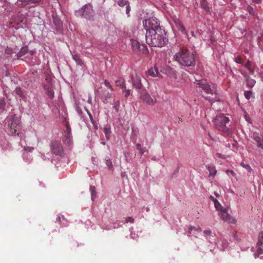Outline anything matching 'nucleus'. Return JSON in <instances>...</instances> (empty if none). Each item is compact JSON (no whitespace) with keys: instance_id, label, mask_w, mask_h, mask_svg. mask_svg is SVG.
Masks as SVG:
<instances>
[{"instance_id":"nucleus-1","label":"nucleus","mask_w":263,"mask_h":263,"mask_svg":"<svg viewBox=\"0 0 263 263\" xmlns=\"http://www.w3.org/2000/svg\"><path fill=\"white\" fill-rule=\"evenodd\" d=\"M174 58L178 63L184 66H194L195 65V54L189 50H180Z\"/></svg>"},{"instance_id":"nucleus-2","label":"nucleus","mask_w":263,"mask_h":263,"mask_svg":"<svg viewBox=\"0 0 263 263\" xmlns=\"http://www.w3.org/2000/svg\"><path fill=\"white\" fill-rule=\"evenodd\" d=\"M145 37L147 44L153 47H161L165 43V38L162 36L161 30V32L152 30L150 32H146Z\"/></svg>"},{"instance_id":"nucleus-3","label":"nucleus","mask_w":263,"mask_h":263,"mask_svg":"<svg viewBox=\"0 0 263 263\" xmlns=\"http://www.w3.org/2000/svg\"><path fill=\"white\" fill-rule=\"evenodd\" d=\"M230 121L228 117L223 115L216 116L214 120L215 127L219 131L225 133H229V128L227 126V124Z\"/></svg>"},{"instance_id":"nucleus-4","label":"nucleus","mask_w":263,"mask_h":263,"mask_svg":"<svg viewBox=\"0 0 263 263\" xmlns=\"http://www.w3.org/2000/svg\"><path fill=\"white\" fill-rule=\"evenodd\" d=\"M143 26L146 30V32H150L152 30L155 32H161V28L159 27V24L158 23L157 19L156 18H151L145 20L143 23Z\"/></svg>"},{"instance_id":"nucleus-5","label":"nucleus","mask_w":263,"mask_h":263,"mask_svg":"<svg viewBox=\"0 0 263 263\" xmlns=\"http://www.w3.org/2000/svg\"><path fill=\"white\" fill-rule=\"evenodd\" d=\"M195 83L201 88V89L206 93L213 95L215 93L216 89L214 85L211 86L204 80H195Z\"/></svg>"},{"instance_id":"nucleus-6","label":"nucleus","mask_w":263,"mask_h":263,"mask_svg":"<svg viewBox=\"0 0 263 263\" xmlns=\"http://www.w3.org/2000/svg\"><path fill=\"white\" fill-rule=\"evenodd\" d=\"M10 132L11 134L19 135V130L21 128V122L20 118L16 115H14L11 119L10 124Z\"/></svg>"},{"instance_id":"nucleus-7","label":"nucleus","mask_w":263,"mask_h":263,"mask_svg":"<svg viewBox=\"0 0 263 263\" xmlns=\"http://www.w3.org/2000/svg\"><path fill=\"white\" fill-rule=\"evenodd\" d=\"M93 15V10L90 5H86L77 12V15L90 18Z\"/></svg>"},{"instance_id":"nucleus-8","label":"nucleus","mask_w":263,"mask_h":263,"mask_svg":"<svg viewBox=\"0 0 263 263\" xmlns=\"http://www.w3.org/2000/svg\"><path fill=\"white\" fill-rule=\"evenodd\" d=\"M140 99L150 106L154 105L157 102V100L152 98L146 91H142L140 93Z\"/></svg>"},{"instance_id":"nucleus-9","label":"nucleus","mask_w":263,"mask_h":263,"mask_svg":"<svg viewBox=\"0 0 263 263\" xmlns=\"http://www.w3.org/2000/svg\"><path fill=\"white\" fill-rule=\"evenodd\" d=\"M219 211L220 212V217L223 220L229 223L234 224L236 223V220L228 213L226 208H222Z\"/></svg>"},{"instance_id":"nucleus-10","label":"nucleus","mask_w":263,"mask_h":263,"mask_svg":"<svg viewBox=\"0 0 263 263\" xmlns=\"http://www.w3.org/2000/svg\"><path fill=\"white\" fill-rule=\"evenodd\" d=\"M51 150L55 155L62 156L64 154L63 146L59 142L55 141L52 144Z\"/></svg>"},{"instance_id":"nucleus-11","label":"nucleus","mask_w":263,"mask_h":263,"mask_svg":"<svg viewBox=\"0 0 263 263\" xmlns=\"http://www.w3.org/2000/svg\"><path fill=\"white\" fill-rule=\"evenodd\" d=\"M46 80L49 83V84L48 85H44V89L46 90V93L49 97V98L50 99H52L54 97V91L53 90L51 84H50L51 79L50 77H47Z\"/></svg>"},{"instance_id":"nucleus-12","label":"nucleus","mask_w":263,"mask_h":263,"mask_svg":"<svg viewBox=\"0 0 263 263\" xmlns=\"http://www.w3.org/2000/svg\"><path fill=\"white\" fill-rule=\"evenodd\" d=\"M64 143L69 146L71 144L72 142V136L70 133V129L68 125H67L66 130L65 132V135L63 139Z\"/></svg>"},{"instance_id":"nucleus-13","label":"nucleus","mask_w":263,"mask_h":263,"mask_svg":"<svg viewBox=\"0 0 263 263\" xmlns=\"http://www.w3.org/2000/svg\"><path fill=\"white\" fill-rule=\"evenodd\" d=\"M251 137L257 143V146L263 149V138L261 137L258 133L253 132Z\"/></svg>"},{"instance_id":"nucleus-14","label":"nucleus","mask_w":263,"mask_h":263,"mask_svg":"<svg viewBox=\"0 0 263 263\" xmlns=\"http://www.w3.org/2000/svg\"><path fill=\"white\" fill-rule=\"evenodd\" d=\"M130 43L133 49H147V47L145 44H141L137 40L132 39Z\"/></svg>"},{"instance_id":"nucleus-15","label":"nucleus","mask_w":263,"mask_h":263,"mask_svg":"<svg viewBox=\"0 0 263 263\" xmlns=\"http://www.w3.org/2000/svg\"><path fill=\"white\" fill-rule=\"evenodd\" d=\"M132 83L133 85L137 89H140L142 87V84L141 81V78L138 76H136L135 77H133Z\"/></svg>"},{"instance_id":"nucleus-16","label":"nucleus","mask_w":263,"mask_h":263,"mask_svg":"<svg viewBox=\"0 0 263 263\" xmlns=\"http://www.w3.org/2000/svg\"><path fill=\"white\" fill-rule=\"evenodd\" d=\"M146 74L147 77L151 76L152 77H160L161 76V75L159 74L158 68L155 66L154 67V68H151L149 69H148L146 72Z\"/></svg>"},{"instance_id":"nucleus-17","label":"nucleus","mask_w":263,"mask_h":263,"mask_svg":"<svg viewBox=\"0 0 263 263\" xmlns=\"http://www.w3.org/2000/svg\"><path fill=\"white\" fill-rule=\"evenodd\" d=\"M242 74L246 78L247 86L250 88L254 87L256 83L255 80L251 78L246 73Z\"/></svg>"},{"instance_id":"nucleus-18","label":"nucleus","mask_w":263,"mask_h":263,"mask_svg":"<svg viewBox=\"0 0 263 263\" xmlns=\"http://www.w3.org/2000/svg\"><path fill=\"white\" fill-rule=\"evenodd\" d=\"M206 168L209 171V176L214 177L217 171L215 169V167L213 165H207Z\"/></svg>"},{"instance_id":"nucleus-19","label":"nucleus","mask_w":263,"mask_h":263,"mask_svg":"<svg viewBox=\"0 0 263 263\" xmlns=\"http://www.w3.org/2000/svg\"><path fill=\"white\" fill-rule=\"evenodd\" d=\"M210 198L214 202L215 207L216 210H219L221 208H222L221 204L213 196L211 195Z\"/></svg>"},{"instance_id":"nucleus-20","label":"nucleus","mask_w":263,"mask_h":263,"mask_svg":"<svg viewBox=\"0 0 263 263\" xmlns=\"http://www.w3.org/2000/svg\"><path fill=\"white\" fill-rule=\"evenodd\" d=\"M53 22L54 24V25L56 26L57 28H58L59 29L61 28L62 25V22L60 19H59L57 17H53Z\"/></svg>"},{"instance_id":"nucleus-21","label":"nucleus","mask_w":263,"mask_h":263,"mask_svg":"<svg viewBox=\"0 0 263 263\" xmlns=\"http://www.w3.org/2000/svg\"><path fill=\"white\" fill-rule=\"evenodd\" d=\"M104 133L105 134V137L107 139H109L110 137V135L111 133V130L109 126L108 125H106L104 127Z\"/></svg>"},{"instance_id":"nucleus-22","label":"nucleus","mask_w":263,"mask_h":263,"mask_svg":"<svg viewBox=\"0 0 263 263\" xmlns=\"http://www.w3.org/2000/svg\"><path fill=\"white\" fill-rule=\"evenodd\" d=\"M42 0H22V4L27 5L40 3Z\"/></svg>"},{"instance_id":"nucleus-23","label":"nucleus","mask_w":263,"mask_h":263,"mask_svg":"<svg viewBox=\"0 0 263 263\" xmlns=\"http://www.w3.org/2000/svg\"><path fill=\"white\" fill-rule=\"evenodd\" d=\"M245 66L246 68H247L249 70L250 73L251 74H254V70L252 67L251 63V62L249 61H248V62L245 65Z\"/></svg>"},{"instance_id":"nucleus-24","label":"nucleus","mask_w":263,"mask_h":263,"mask_svg":"<svg viewBox=\"0 0 263 263\" xmlns=\"http://www.w3.org/2000/svg\"><path fill=\"white\" fill-rule=\"evenodd\" d=\"M116 85L120 87V88H125V83H124V81L123 80V79H120L117 81H116Z\"/></svg>"},{"instance_id":"nucleus-25","label":"nucleus","mask_w":263,"mask_h":263,"mask_svg":"<svg viewBox=\"0 0 263 263\" xmlns=\"http://www.w3.org/2000/svg\"><path fill=\"white\" fill-rule=\"evenodd\" d=\"M72 58L76 61L77 64L79 65H82L83 62L81 60L80 57L77 54H72Z\"/></svg>"},{"instance_id":"nucleus-26","label":"nucleus","mask_w":263,"mask_h":263,"mask_svg":"<svg viewBox=\"0 0 263 263\" xmlns=\"http://www.w3.org/2000/svg\"><path fill=\"white\" fill-rule=\"evenodd\" d=\"M90 191L91 192V199H92V200H94L96 198V194H97L95 187L94 186H90Z\"/></svg>"},{"instance_id":"nucleus-27","label":"nucleus","mask_w":263,"mask_h":263,"mask_svg":"<svg viewBox=\"0 0 263 263\" xmlns=\"http://www.w3.org/2000/svg\"><path fill=\"white\" fill-rule=\"evenodd\" d=\"M193 230L196 231H198V232H201V228L199 226H198L197 227H193V226H190L189 227V233L190 234H191L192 231Z\"/></svg>"},{"instance_id":"nucleus-28","label":"nucleus","mask_w":263,"mask_h":263,"mask_svg":"<svg viewBox=\"0 0 263 263\" xmlns=\"http://www.w3.org/2000/svg\"><path fill=\"white\" fill-rule=\"evenodd\" d=\"M128 2L125 0H120L118 2V4L121 6L123 7L126 6L128 4Z\"/></svg>"},{"instance_id":"nucleus-29","label":"nucleus","mask_w":263,"mask_h":263,"mask_svg":"<svg viewBox=\"0 0 263 263\" xmlns=\"http://www.w3.org/2000/svg\"><path fill=\"white\" fill-rule=\"evenodd\" d=\"M241 166H242L243 168H246L249 172H251L252 171V168L250 166L249 164H246L243 162L241 163Z\"/></svg>"},{"instance_id":"nucleus-30","label":"nucleus","mask_w":263,"mask_h":263,"mask_svg":"<svg viewBox=\"0 0 263 263\" xmlns=\"http://www.w3.org/2000/svg\"><path fill=\"white\" fill-rule=\"evenodd\" d=\"M244 95H245V98L247 100H249L251 97V96L252 95V92L251 91H246L244 93Z\"/></svg>"},{"instance_id":"nucleus-31","label":"nucleus","mask_w":263,"mask_h":263,"mask_svg":"<svg viewBox=\"0 0 263 263\" xmlns=\"http://www.w3.org/2000/svg\"><path fill=\"white\" fill-rule=\"evenodd\" d=\"M119 106H120V101H117L116 102H115L114 103V105L113 107L116 110V111L117 112H118L119 110Z\"/></svg>"},{"instance_id":"nucleus-32","label":"nucleus","mask_w":263,"mask_h":263,"mask_svg":"<svg viewBox=\"0 0 263 263\" xmlns=\"http://www.w3.org/2000/svg\"><path fill=\"white\" fill-rule=\"evenodd\" d=\"M134 219L132 217H127L125 218V223H134Z\"/></svg>"},{"instance_id":"nucleus-33","label":"nucleus","mask_w":263,"mask_h":263,"mask_svg":"<svg viewBox=\"0 0 263 263\" xmlns=\"http://www.w3.org/2000/svg\"><path fill=\"white\" fill-rule=\"evenodd\" d=\"M235 61L238 64H242V59L241 57L239 55H238L237 57H236L235 59Z\"/></svg>"},{"instance_id":"nucleus-34","label":"nucleus","mask_w":263,"mask_h":263,"mask_svg":"<svg viewBox=\"0 0 263 263\" xmlns=\"http://www.w3.org/2000/svg\"><path fill=\"white\" fill-rule=\"evenodd\" d=\"M247 10L249 12L250 14H251L253 15H254V10L252 7H251L250 6H248Z\"/></svg>"},{"instance_id":"nucleus-35","label":"nucleus","mask_w":263,"mask_h":263,"mask_svg":"<svg viewBox=\"0 0 263 263\" xmlns=\"http://www.w3.org/2000/svg\"><path fill=\"white\" fill-rule=\"evenodd\" d=\"M106 164L108 167L109 168L111 169L112 168V164L110 160H107L106 162Z\"/></svg>"},{"instance_id":"nucleus-36","label":"nucleus","mask_w":263,"mask_h":263,"mask_svg":"<svg viewBox=\"0 0 263 263\" xmlns=\"http://www.w3.org/2000/svg\"><path fill=\"white\" fill-rule=\"evenodd\" d=\"M104 84L109 89H111V90H112V86L111 85H110V84L107 81V80H105L104 81Z\"/></svg>"},{"instance_id":"nucleus-37","label":"nucleus","mask_w":263,"mask_h":263,"mask_svg":"<svg viewBox=\"0 0 263 263\" xmlns=\"http://www.w3.org/2000/svg\"><path fill=\"white\" fill-rule=\"evenodd\" d=\"M5 103L4 100H0V109H4L5 108Z\"/></svg>"},{"instance_id":"nucleus-38","label":"nucleus","mask_w":263,"mask_h":263,"mask_svg":"<svg viewBox=\"0 0 263 263\" xmlns=\"http://www.w3.org/2000/svg\"><path fill=\"white\" fill-rule=\"evenodd\" d=\"M130 11V7L129 4V3H128V4L126 6V14H128Z\"/></svg>"},{"instance_id":"nucleus-39","label":"nucleus","mask_w":263,"mask_h":263,"mask_svg":"<svg viewBox=\"0 0 263 263\" xmlns=\"http://www.w3.org/2000/svg\"><path fill=\"white\" fill-rule=\"evenodd\" d=\"M257 246L258 247H263V240L258 239V241L257 242Z\"/></svg>"},{"instance_id":"nucleus-40","label":"nucleus","mask_w":263,"mask_h":263,"mask_svg":"<svg viewBox=\"0 0 263 263\" xmlns=\"http://www.w3.org/2000/svg\"><path fill=\"white\" fill-rule=\"evenodd\" d=\"M226 173H227L228 174H231L232 176H235V173L232 170H227L226 171Z\"/></svg>"},{"instance_id":"nucleus-41","label":"nucleus","mask_w":263,"mask_h":263,"mask_svg":"<svg viewBox=\"0 0 263 263\" xmlns=\"http://www.w3.org/2000/svg\"><path fill=\"white\" fill-rule=\"evenodd\" d=\"M27 51L28 50H20V53H18V54L19 55V56H22V55L25 54Z\"/></svg>"},{"instance_id":"nucleus-42","label":"nucleus","mask_w":263,"mask_h":263,"mask_svg":"<svg viewBox=\"0 0 263 263\" xmlns=\"http://www.w3.org/2000/svg\"><path fill=\"white\" fill-rule=\"evenodd\" d=\"M130 93V90L128 89L126 91L125 94V97L127 98L129 95Z\"/></svg>"},{"instance_id":"nucleus-43","label":"nucleus","mask_w":263,"mask_h":263,"mask_svg":"<svg viewBox=\"0 0 263 263\" xmlns=\"http://www.w3.org/2000/svg\"><path fill=\"white\" fill-rule=\"evenodd\" d=\"M258 239L263 240V232H261L259 234Z\"/></svg>"},{"instance_id":"nucleus-44","label":"nucleus","mask_w":263,"mask_h":263,"mask_svg":"<svg viewBox=\"0 0 263 263\" xmlns=\"http://www.w3.org/2000/svg\"><path fill=\"white\" fill-rule=\"evenodd\" d=\"M137 149L140 151L141 148H142L141 145L140 143H137L136 144Z\"/></svg>"},{"instance_id":"nucleus-45","label":"nucleus","mask_w":263,"mask_h":263,"mask_svg":"<svg viewBox=\"0 0 263 263\" xmlns=\"http://www.w3.org/2000/svg\"><path fill=\"white\" fill-rule=\"evenodd\" d=\"M216 155L218 157V158H222V159H225V157H223L221 154L220 153H217L216 154Z\"/></svg>"},{"instance_id":"nucleus-46","label":"nucleus","mask_w":263,"mask_h":263,"mask_svg":"<svg viewBox=\"0 0 263 263\" xmlns=\"http://www.w3.org/2000/svg\"><path fill=\"white\" fill-rule=\"evenodd\" d=\"M139 151L140 154L141 155H142L144 153V152H145V150H144V149L143 148H141V149L140 151Z\"/></svg>"},{"instance_id":"nucleus-47","label":"nucleus","mask_w":263,"mask_h":263,"mask_svg":"<svg viewBox=\"0 0 263 263\" xmlns=\"http://www.w3.org/2000/svg\"><path fill=\"white\" fill-rule=\"evenodd\" d=\"M257 252L259 253H261V252H262V250L261 249V247H258L257 249Z\"/></svg>"},{"instance_id":"nucleus-48","label":"nucleus","mask_w":263,"mask_h":263,"mask_svg":"<svg viewBox=\"0 0 263 263\" xmlns=\"http://www.w3.org/2000/svg\"><path fill=\"white\" fill-rule=\"evenodd\" d=\"M261 0H253V3L255 4H259L261 2Z\"/></svg>"},{"instance_id":"nucleus-49","label":"nucleus","mask_w":263,"mask_h":263,"mask_svg":"<svg viewBox=\"0 0 263 263\" xmlns=\"http://www.w3.org/2000/svg\"><path fill=\"white\" fill-rule=\"evenodd\" d=\"M203 232L205 234H210L211 233V231L210 230H205Z\"/></svg>"},{"instance_id":"nucleus-50","label":"nucleus","mask_w":263,"mask_h":263,"mask_svg":"<svg viewBox=\"0 0 263 263\" xmlns=\"http://www.w3.org/2000/svg\"><path fill=\"white\" fill-rule=\"evenodd\" d=\"M180 29L182 31H184L185 30V28L182 25L180 26Z\"/></svg>"},{"instance_id":"nucleus-51","label":"nucleus","mask_w":263,"mask_h":263,"mask_svg":"<svg viewBox=\"0 0 263 263\" xmlns=\"http://www.w3.org/2000/svg\"><path fill=\"white\" fill-rule=\"evenodd\" d=\"M88 115H89V117L91 120V121L92 122V116L91 115V114L89 112H88Z\"/></svg>"},{"instance_id":"nucleus-52","label":"nucleus","mask_w":263,"mask_h":263,"mask_svg":"<svg viewBox=\"0 0 263 263\" xmlns=\"http://www.w3.org/2000/svg\"><path fill=\"white\" fill-rule=\"evenodd\" d=\"M208 135H209V137H210V138H211V139L212 140H213V141H216V140H215L213 137H212L210 135V134L209 133L208 134Z\"/></svg>"},{"instance_id":"nucleus-53","label":"nucleus","mask_w":263,"mask_h":263,"mask_svg":"<svg viewBox=\"0 0 263 263\" xmlns=\"http://www.w3.org/2000/svg\"><path fill=\"white\" fill-rule=\"evenodd\" d=\"M202 6H203V7L205 9H208V8H209V7L206 6V5L202 4Z\"/></svg>"},{"instance_id":"nucleus-54","label":"nucleus","mask_w":263,"mask_h":263,"mask_svg":"<svg viewBox=\"0 0 263 263\" xmlns=\"http://www.w3.org/2000/svg\"><path fill=\"white\" fill-rule=\"evenodd\" d=\"M214 194L217 197H218L219 196V195L216 192H215Z\"/></svg>"},{"instance_id":"nucleus-55","label":"nucleus","mask_w":263,"mask_h":263,"mask_svg":"<svg viewBox=\"0 0 263 263\" xmlns=\"http://www.w3.org/2000/svg\"><path fill=\"white\" fill-rule=\"evenodd\" d=\"M33 53H34V52L33 50H30V53L31 55H33Z\"/></svg>"},{"instance_id":"nucleus-56","label":"nucleus","mask_w":263,"mask_h":263,"mask_svg":"<svg viewBox=\"0 0 263 263\" xmlns=\"http://www.w3.org/2000/svg\"><path fill=\"white\" fill-rule=\"evenodd\" d=\"M60 219H61V218L59 216L57 218V221H60Z\"/></svg>"},{"instance_id":"nucleus-57","label":"nucleus","mask_w":263,"mask_h":263,"mask_svg":"<svg viewBox=\"0 0 263 263\" xmlns=\"http://www.w3.org/2000/svg\"><path fill=\"white\" fill-rule=\"evenodd\" d=\"M7 51H8V52H7V54H10V51H11V50H7Z\"/></svg>"},{"instance_id":"nucleus-58","label":"nucleus","mask_w":263,"mask_h":263,"mask_svg":"<svg viewBox=\"0 0 263 263\" xmlns=\"http://www.w3.org/2000/svg\"><path fill=\"white\" fill-rule=\"evenodd\" d=\"M88 103H90V102H91V99H89V100H88Z\"/></svg>"},{"instance_id":"nucleus-59","label":"nucleus","mask_w":263,"mask_h":263,"mask_svg":"<svg viewBox=\"0 0 263 263\" xmlns=\"http://www.w3.org/2000/svg\"><path fill=\"white\" fill-rule=\"evenodd\" d=\"M102 143L103 145H105V142H102Z\"/></svg>"},{"instance_id":"nucleus-60","label":"nucleus","mask_w":263,"mask_h":263,"mask_svg":"<svg viewBox=\"0 0 263 263\" xmlns=\"http://www.w3.org/2000/svg\"><path fill=\"white\" fill-rule=\"evenodd\" d=\"M108 95V98H110V96L109 94Z\"/></svg>"},{"instance_id":"nucleus-61","label":"nucleus","mask_w":263,"mask_h":263,"mask_svg":"<svg viewBox=\"0 0 263 263\" xmlns=\"http://www.w3.org/2000/svg\"><path fill=\"white\" fill-rule=\"evenodd\" d=\"M81 112V111H80V110H78V112Z\"/></svg>"},{"instance_id":"nucleus-62","label":"nucleus","mask_w":263,"mask_h":263,"mask_svg":"<svg viewBox=\"0 0 263 263\" xmlns=\"http://www.w3.org/2000/svg\"><path fill=\"white\" fill-rule=\"evenodd\" d=\"M81 112V111H80V110H78V112Z\"/></svg>"}]
</instances>
